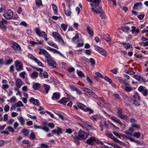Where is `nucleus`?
I'll list each match as a JSON object with an SVG mask.
<instances>
[{
    "label": "nucleus",
    "mask_w": 148,
    "mask_h": 148,
    "mask_svg": "<svg viewBox=\"0 0 148 148\" xmlns=\"http://www.w3.org/2000/svg\"><path fill=\"white\" fill-rule=\"evenodd\" d=\"M138 90L140 92H142L144 96H147L148 94V90L143 86H139L138 88Z\"/></svg>",
    "instance_id": "9"
},
{
    "label": "nucleus",
    "mask_w": 148,
    "mask_h": 148,
    "mask_svg": "<svg viewBox=\"0 0 148 148\" xmlns=\"http://www.w3.org/2000/svg\"><path fill=\"white\" fill-rule=\"evenodd\" d=\"M51 5L52 6V8L54 13L56 14L57 15V14H56L57 12V7L56 5L55 4L53 3Z\"/></svg>",
    "instance_id": "33"
},
{
    "label": "nucleus",
    "mask_w": 148,
    "mask_h": 148,
    "mask_svg": "<svg viewBox=\"0 0 148 148\" xmlns=\"http://www.w3.org/2000/svg\"><path fill=\"white\" fill-rule=\"evenodd\" d=\"M16 100V99L14 97H13L11 98L10 99V102L11 103H14Z\"/></svg>",
    "instance_id": "50"
},
{
    "label": "nucleus",
    "mask_w": 148,
    "mask_h": 148,
    "mask_svg": "<svg viewBox=\"0 0 148 148\" xmlns=\"http://www.w3.org/2000/svg\"><path fill=\"white\" fill-rule=\"evenodd\" d=\"M95 49L99 53L102 55L106 56L107 55L106 52V50L102 48L97 46H95Z\"/></svg>",
    "instance_id": "7"
},
{
    "label": "nucleus",
    "mask_w": 148,
    "mask_h": 148,
    "mask_svg": "<svg viewBox=\"0 0 148 148\" xmlns=\"http://www.w3.org/2000/svg\"><path fill=\"white\" fill-rule=\"evenodd\" d=\"M104 78L105 79L106 81H108L109 83H111L112 82V81L111 80L110 78H108L106 76H105L104 77Z\"/></svg>",
    "instance_id": "56"
},
{
    "label": "nucleus",
    "mask_w": 148,
    "mask_h": 148,
    "mask_svg": "<svg viewBox=\"0 0 148 148\" xmlns=\"http://www.w3.org/2000/svg\"><path fill=\"white\" fill-rule=\"evenodd\" d=\"M64 11L65 14L67 16H69L70 15L71 12L70 10L66 11L65 9L64 10Z\"/></svg>",
    "instance_id": "61"
},
{
    "label": "nucleus",
    "mask_w": 148,
    "mask_h": 148,
    "mask_svg": "<svg viewBox=\"0 0 148 148\" xmlns=\"http://www.w3.org/2000/svg\"><path fill=\"white\" fill-rule=\"evenodd\" d=\"M19 126V124L17 122H15L14 124V129H16Z\"/></svg>",
    "instance_id": "62"
},
{
    "label": "nucleus",
    "mask_w": 148,
    "mask_h": 148,
    "mask_svg": "<svg viewBox=\"0 0 148 148\" xmlns=\"http://www.w3.org/2000/svg\"><path fill=\"white\" fill-rule=\"evenodd\" d=\"M133 77L139 81H142L143 80V78L142 77H140L137 75H134L133 76Z\"/></svg>",
    "instance_id": "30"
},
{
    "label": "nucleus",
    "mask_w": 148,
    "mask_h": 148,
    "mask_svg": "<svg viewBox=\"0 0 148 148\" xmlns=\"http://www.w3.org/2000/svg\"><path fill=\"white\" fill-rule=\"evenodd\" d=\"M23 82L22 80L20 78L17 79L16 81V85L18 88H20L23 85Z\"/></svg>",
    "instance_id": "14"
},
{
    "label": "nucleus",
    "mask_w": 148,
    "mask_h": 148,
    "mask_svg": "<svg viewBox=\"0 0 148 148\" xmlns=\"http://www.w3.org/2000/svg\"><path fill=\"white\" fill-rule=\"evenodd\" d=\"M48 126L51 129L54 128L55 127L54 125L52 123H49L48 124Z\"/></svg>",
    "instance_id": "60"
},
{
    "label": "nucleus",
    "mask_w": 148,
    "mask_h": 148,
    "mask_svg": "<svg viewBox=\"0 0 148 148\" xmlns=\"http://www.w3.org/2000/svg\"><path fill=\"white\" fill-rule=\"evenodd\" d=\"M90 62L91 63V65L94 66L95 64V61L94 59L92 58L89 59Z\"/></svg>",
    "instance_id": "42"
},
{
    "label": "nucleus",
    "mask_w": 148,
    "mask_h": 148,
    "mask_svg": "<svg viewBox=\"0 0 148 148\" xmlns=\"http://www.w3.org/2000/svg\"><path fill=\"white\" fill-rule=\"evenodd\" d=\"M52 52L54 53H57L58 54H59L61 56L63 57H64V56L61 53H60L58 50H57L54 49L53 48Z\"/></svg>",
    "instance_id": "34"
},
{
    "label": "nucleus",
    "mask_w": 148,
    "mask_h": 148,
    "mask_svg": "<svg viewBox=\"0 0 148 148\" xmlns=\"http://www.w3.org/2000/svg\"><path fill=\"white\" fill-rule=\"evenodd\" d=\"M142 3L140 2L135 3L134 4L133 8L134 10L136 9L138 7H141L142 6Z\"/></svg>",
    "instance_id": "29"
},
{
    "label": "nucleus",
    "mask_w": 148,
    "mask_h": 148,
    "mask_svg": "<svg viewBox=\"0 0 148 148\" xmlns=\"http://www.w3.org/2000/svg\"><path fill=\"white\" fill-rule=\"evenodd\" d=\"M5 9V6L2 5H1V7L0 8V13L3 12Z\"/></svg>",
    "instance_id": "59"
},
{
    "label": "nucleus",
    "mask_w": 148,
    "mask_h": 148,
    "mask_svg": "<svg viewBox=\"0 0 148 148\" xmlns=\"http://www.w3.org/2000/svg\"><path fill=\"white\" fill-rule=\"evenodd\" d=\"M83 90L86 92L88 93L90 95H91V94L92 93V92L91 90L90 89L86 88H83Z\"/></svg>",
    "instance_id": "47"
},
{
    "label": "nucleus",
    "mask_w": 148,
    "mask_h": 148,
    "mask_svg": "<svg viewBox=\"0 0 148 148\" xmlns=\"http://www.w3.org/2000/svg\"><path fill=\"white\" fill-rule=\"evenodd\" d=\"M10 107L9 105L6 104L5 105L4 107V110L5 112H8L9 110Z\"/></svg>",
    "instance_id": "54"
},
{
    "label": "nucleus",
    "mask_w": 148,
    "mask_h": 148,
    "mask_svg": "<svg viewBox=\"0 0 148 148\" xmlns=\"http://www.w3.org/2000/svg\"><path fill=\"white\" fill-rule=\"evenodd\" d=\"M62 129L60 127H57V130L54 129L51 131L52 133L54 134L57 135L59 136L60 134H62Z\"/></svg>",
    "instance_id": "11"
},
{
    "label": "nucleus",
    "mask_w": 148,
    "mask_h": 148,
    "mask_svg": "<svg viewBox=\"0 0 148 148\" xmlns=\"http://www.w3.org/2000/svg\"><path fill=\"white\" fill-rule=\"evenodd\" d=\"M86 80L89 82V83L91 84H93L92 81L90 78L88 77H87L86 78Z\"/></svg>",
    "instance_id": "63"
},
{
    "label": "nucleus",
    "mask_w": 148,
    "mask_h": 148,
    "mask_svg": "<svg viewBox=\"0 0 148 148\" xmlns=\"http://www.w3.org/2000/svg\"><path fill=\"white\" fill-rule=\"evenodd\" d=\"M26 74V73L25 72H22L19 74V75L21 78L24 79Z\"/></svg>",
    "instance_id": "44"
},
{
    "label": "nucleus",
    "mask_w": 148,
    "mask_h": 148,
    "mask_svg": "<svg viewBox=\"0 0 148 148\" xmlns=\"http://www.w3.org/2000/svg\"><path fill=\"white\" fill-rule=\"evenodd\" d=\"M61 27L63 30L65 31L67 28V25L64 24H62L61 25Z\"/></svg>",
    "instance_id": "51"
},
{
    "label": "nucleus",
    "mask_w": 148,
    "mask_h": 148,
    "mask_svg": "<svg viewBox=\"0 0 148 148\" xmlns=\"http://www.w3.org/2000/svg\"><path fill=\"white\" fill-rule=\"evenodd\" d=\"M18 119L20 123V124L22 126L24 125H25V121L23 117L20 116Z\"/></svg>",
    "instance_id": "28"
},
{
    "label": "nucleus",
    "mask_w": 148,
    "mask_h": 148,
    "mask_svg": "<svg viewBox=\"0 0 148 148\" xmlns=\"http://www.w3.org/2000/svg\"><path fill=\"white\" fill-rule=\"evenodd\" d=\"M18 107H22L23 106V104L21 101H18L17 103Z\"/></svg>",
    "instance_id": "58"
},
{
    "label": "nucleus",
    "mask_w": 148,
    "mask_h": 148,
    "mask_svg": "<svg viewBox=\"0 0 148 148\" xmlns=\"http://www.w3.org/2000/svg\"><path fill=\"white\" fill-rule=\"evenodd\" d=\"M48 44L52 46L55 48L58 49V45L55 43L53 42H48Z\"/></svg>",
    "instance_id": "37"
},
{
    "label": "nucleus",
    "mask_w": 148,
    "mask_h": 148,
    "mask_svg": "<svg viewBox=\"0 0 148 148\" xmlns=\"http://www.w3.org/2000/svg\"><path fill=\"white\" fill-rule=\"evenodd\" d=\"M68 101L69 100L68 99L65 97H64L60 100V102L61 103L64 105H65Z\"/></svg>",
    "instance_id": "27"
},
{
    "label": "nucleus",
    "mask_w": 148,
    "mask_h": 148,
    "mask_svg": "<svg viewBox=\"0 0 148 148\" xmlns=\"http://www.w3.org/2000/svg\"><path fill=\"white\" fill-rule=\"evenodd\" d=\"M52 36L55 39L57 40L60 43L63 45L65 44V43L59 34L56 32H53L52 33Z\"/></svg>",
    "instance_id": "4"
},
{
    "label": "nucleus",
    "mask_w": 148,
    "mask_h": 148,
    "mask_svg": "<svg viewBox=\"0 0 148 148\" xmlns=\"http://www.w3.org/2000/svg\"><path fill=\"white\" fill-rule=\"evenodd\" d=\"M78 38L79 36L78 34H76L75 36L72 39L73 42H74L75 43H77V42H75V40L77 39Z\"/></svg>",
    "instance_id": "46"
},
{
    "label": "nucleus",
    "mask_w": 148,
    "mask_h": 148,
    "mask_svg": "<svg viewBox=\"0 0 148 148\" xmlns=\"http://www.w3.org/2000/svg\"><path fill=\"white\" fill-rule=\"evenodd\" d=\"M121 43L126 49H128L130 48H132L133 47L132 45L129 43H126V42H122Z\"/></svg>",
    "instance_id": "22"
},
{
    "label": "nucleus",
    "mask_w": 148,
    "mask_h": 148,
    "mask_svg": "<svg viewBox=\"0 0 148 148\" xmlns=\"http://www.w3.org/2000/svg\"><path fill=\"white\" fill-rule=\"evenodd\" d=\"M36 3L37 6L38 7H40V6L42 5L41 0H36Z\"/></svg>",
    "instance_id": "39"
},
{
    "label": "nucleus",
    "mask_w": 148,
    "mask_h": 148,
    "mask_svg": "<svg viewBox=\"0 0 148 148\" xmlns=\"http://www.w3.org/2000/svg\"><path fill=\"white\" fill-rule=\"evenodd\" d=\"M30 58L36 63L39 66H42V62L36 58L32 56L30 57Z\"/></svg>",
    "instance_id": "17"
},
{
    "label": "nucleus",
    "mask_w": 148,
    "mask_h": 148,
    "mask_svg": "<svg viewBox=\"0 0 148 148\" xmlns=\"http://www.w3.org/2000/svg\"><path fill=\"white\" fill-rule=\"evenodd\" d=\"M39 75L41 79L44 77L45 78H47L48 77L49 75L47 72H45L43 74L41 72L39 73Z\"/></svg>",
    "instance_id": "21"
},
{
    "label": "nucleus",
    "mask_w": 148,
    "mask_h": 148,
    "mask_svg": "<svg viewBox=\"0 0 148 148\" xmlns=\"http://www.w3.org/2000/svg\"><path fill=\"white\" fill-rule=\"evenodd\" d=\"M35 31L36 34L38 36L43 37L45 41H47L48 39L47 38V35L44 32H41L40 29L38 27H37L35 29Z\"/></svg>",
    "instance_id": "5"
},
{
    "label": "nucleus",
    "mask_w": 148,
    "mask_h": 148,
    "mask_svg": "<svg viewBox=\"0 0 148 148\" xmlns=\"http://www.w3.org/2000/svg\"><path fill=\"white\" fill-rule=\"evenodd\" d=\"M30 43L32 45H34L36 44H42V42L41 41H38L37 42H35L33 41H30Z\"/></svg>",
    "instance_id": "48"
},
{
    "label": "nucleus",
    "mask_w": 148,
    "mask_h": 148,
    "mask_svg": "<svg viewBox=\"0 0 148 148\" xmlns=\"http://www.w3.org/2000/svg\"><path fill=\"white\" fill-rule=\"evenodd\" d=\"M13 48L14 51L17 53L21 51V48L20 46L17 43L14 42L13 44Z\"/></svg>",
    "instance_id": "10"
},
{
    "label": "nucleus",
    "mask_w": 148,
    "mask_h": 148,
    "mask_svg": "<svg viewBox=\"0 0 148 148\" xmlns=\"http://www.w3.org/2000/svg\"><path fill=\"white\" fill-rule=\"evenodd\" d=\"M96 141V138L94 137L88 139L86 141V143L90 145H93L95 144V143Z\"/></svg>",
    "instance_id": "12"
},
{
    "label": "nucleus",
    "mask_w": 148,
    "mask_h": 148,
    "mask_svg": "<svg viewBox=\"0 0 148 148\" xmlns=\"http://www.w3.org/2000/svg\"><path fill=\"white\" fill-rule=\"evenodd\" d=\"M86 30L88 34L91 36L93 37L94 36V33L93 30L90 28V26H88L86 27Z\"/></svg>",
    "instance_id": "19"
},
{
    "label": "nucleus",
    "mask_w": 148,
    "mask_h": 148,
    "mask_svg": "<svg viewBox=\"0 0 148 148\" xmlns=\"http://www.w3.org/2000/svg\"><path fill=\"white\" fill-rule=\"evenodd\" d=\"M78 136L80 139L83 140L86 138L88 135L83 131L80 130L79 132Z\"/></svg>",
    "instance_id": "8"
},
{
    "label": "nucleus",
    "mask_w": 148,
    "mask_h": 148,
    "mask_svg": "<svg viewBox=\"0 0 148 148\" xmlns=\"http://www.w3.org/2000/svg\"><path fill=\"white\" fill-rule=\"evenodd\" d=\"M42 54L45 56V58L49 54L45 50L40 49V51L39 52V54L41 55Z\"/></svg>",
    "instance_id": "15"
},
{
    "label": "nucleus",
    "mask_w": 148,
    "mask_h": 148,
    "mask_svg": "<svg viewBox=\"0 0 148 148\" xmlns=\"http://www.w3.org/2000/svg\"><path fill=\"white\" fill-rule=\"evenodd\" d=\"M7 129L8 130L12 133H14L15 132V131L13 128L11 126H8L7 127Z\"/></svg>",
    "instance_id": "52"
},
{
    "label": "nucleus",
    "mask_w": 148,
    "mask_h": 148,
    "mask_svg": "<svg viewBox=\"0 0 148 148\" xmlns=\"http://www.w3.org/2000/svg\"><path fill=\"white\" fill-rule=\"evenodd\" d=\"M38 75V73L36 71H34L31 74L30 77L31 78L33 79H35L37 78Z\"/></svg>",
    "instance_id": "23"
},
{
    "label": "nucleus",
    "mask_w": 148,
    "mask_h": 148,
    "mask_svg": "<svg viewBox=\"0 0 148 148\" xmlns=\"http://www.w3.org/2000/svg\"><path fill=\"white\" fill-rule=\"evenodd\" d=\"M44 87L45 89V90L46 93L47 94L48 93L49 90L50 88V86L46 84H44Z\"/></svg>",
    "instance_id": "32"
},
{
    "label": "nucleus",
    "mask_w": 148,
    "mask_h": 148,
    "mask_svg": "<svg viewBox=\"0 0 148 148\" xmlns=\"http://www.w3.org/2000/svg\"><path fill=\"white\" fill-rule=\"evenodd\" d=\"M111 119L114 122L119 123L121 126L123 125V124L121 123L120 121L117 118L115 117H111Z\"/></svg>",
    "instance_id": "25"
},
{
    "label": "nucleus",
    "mask_w": 148,
    "mask_h": 148,
    "mask_svg": "<svg viewBox=\"0 0 148 148\" xmlns=\"http://www.w3.org/2000/svg\"><path fill=\"white\" fill-rule=\"evenodd\" d=\"M134 103L137 106H139L140 104V99H134Z\"/></svg>",
    "instance_id": "41"
},
{
    "label": "nucleus",
    "mask_w": 148,
    "mask_h": 148,
    "mask_svg": "<svg viewBox=\"0 0 148 148\" xmlns=\"http://www.w3.org/2000/svg\"><path fill=\"white\" fill-rule=\"evenodd\" d=\"M35 135L34 134V133L33 132H31V134L30 135V136L29 137L30 139H31L32 140H34L35 139Z\"/></svg>",
    "instance_id": "43"
},
{
    "label": "nucleus",
    "mask_w": 148,
    "mask_h": 148,
    "mask_svg": "<svg viewBox=\"0 0 148 148\" xmlns=\"http://www.w3.org/2000/svg\"><path fill=\"white\" fill-rule=\"evenodd\" d=\"M49 65L54 68H57L58 66L56 62L53 60V58L49 54L46 58Z\"/></svg>",
    "instance_id": "3"
},
{
    "label": "nucleus",
    "mask_w": 148,
    "mask_h": 148,
    "mask_svg": "<svg viewBox=\"0 0 148 148\" xmlns=\"http://www.w3.org/2000/svg\"><path fill=\"white\" fill-rule=\"evenodd\" d=\"M121 119L125 120H127L128 119V117L127 116L125 115H124L123 114H122L119 117Z\"/></svg>",
    "instance_id": "38"
},
{
    "label": "nucleus",
    "mask_w": 148,
    "mask_h": 148,
    "mask_svg": "<svg viewBox=\"0 0 148 148\" xmlns=\"http://www.w3.org/2000/svg\"><path fill=\"white\" fill-rule=\"evenodd\" d=\"M90 2H92L90 3L91 9L92 11L97 14H100V16L102 19H104L106 17V15L104 12L102 10L101 6H100L97 8L101 2V0H87Z\"/></svg>",
    "instance_id": "1"
},
{
    "label": "nucleus",
    "mask_w": 148,
    "mask_h": 148,
    "mask_svg": "<svg viewBox=\"0 0 148 148\" xmlns=\"http://www.w3.org/2000/svg\"><path fill=\"white\" fill-rule=\"evenodd\" d=\"M85 53L86 54L88 55H90L91 54V51L89 49L86 50L85 51Z\"/></svg>",
    "instance_id": "55"
},
{
    "label": "nucleus",
    "mask_w": 148,
    "mask_h": 148,
    "mask_svg": "<svg viewBox=\"0 0 148 148\" xmlns=\"http://www.w3.org/2000/svg\"><path fill=\"white\" fill-rule=\"evenodd\" d=\"M40 148H48L49 146L48 145L44 143H42L40 145Z\"/></svg>",
    "instance_id": "49"
},
{
    "label": "nucleus",
    "mask_w": 148,
    "mask_h": 148,
    "mask_svg": "<svg viewBox=\"0 0 148 148\" xmlns=\"http://www.w3.org/2000/svg\"><path fill=\"white\" fill-rule=\"evenodd\" d=\"M41 87L40 84L38 83H34L32 88L34 90H38L39 88H40Z\"/></svg>",
    "instance_id": "20"
},
{
    "label": "nucleus",
    "mask_w": 148,
    "mask_h": 148,
    "mask_svg": "<svg viewBox=\"0 0 148 148\" xmlns=\"http://www.w3.org/2000/svg\"><path fill=\"white\" fill-rule=\"evenodd\" d=\"M76 104L80 109L83 110L86 112H88L89 114H90L92 113H94L93 110L87 107V106L83 104L78 102H77Z\"/></svg>",
    "instance_id": "2"
},
{
    "label": "nucleus",
    "mask_w": 148,
    "mask_h": 148,
    "mask_svg": "<svg viewBox=\"0 0 148 148\" xmlns=\"http://www.w3.org/2000/svg\"><path fill=\"white\" fill-rule=\"evenodd\" d=\"M124 89L127 92H130L133 90V88L132 87L126 86L125 87Z\"/></svg>",
    "instance_id": "45"
},
{
    "label": "nucleus",
    "mask_w": 148,
    "mask_h": 148,
    "mask_svg": "<svg viewBox=\"0 0 148 148\" xmlns=\"http://www.w3.org/2000/svg\"><path fill=\"white\" fill-rule=\"evenodd\" d=\"M90 119L93 122H95L99 119V116L98 115H94L91 116L90 117Z\"/></svg>",
    "instance_id": "24"
},
{
    "label": "nucleus",
    "mask_w": 148,
    "mask_h": 148,
    "mask_svg": "<svg viewBox=\"0 0 148 148\" xmlns=\"http://www.w3.org/2000/svg\"><path fill=\"white\" fill-rule=\"evenodd\" d=\"M140 135V132H136L134 134V136L137 138H139Z\"/></svg>",
    "instance_id": "53"
},
{
    "label": "nucleus",
    "mask_w": 148,
    "mask_h": 148,
    "mask_svg": "<svg viewBox=\"0 0 148 148\" xmlns=\"http://www.w3.org/2000/svg\"><path fill=\"white\" fill-rule=\"evenodd\" d=\"M29 101L30 102L34 104L38 105H39V102L38 101L34 99L33 97H31L29 99Z\"/></svg>",
    "instance_id": "18"
},
{
    "label": "nucleus",
    "mask_w": 148,
    "mask_h": 148,
    "mask_svg": "<svg viewBox=\"0 0 148 148\" xmlns=\"http://www.w3.org/2000/svg\"><path fill=\"white\" fill-rule=\"evenodd\" d=\"M8 88H9V86L8 85H7V84H6V85L3 84V86H2V88L4 90H5Z\"/></svg>",
    "instance_id": "57"
},
{
    "label": "nucleus",
    "mask_w": 148,
    "mask_h": 148,
    "mask_svg": "<svg viewBox=\"0 0 148 148\" xmlns=\"http://www.w3.org/2000/svg\"><path fill=\"white\" fill-rule=\"evenodd\" d=\"M13 15V12L10 10H5L4 12V16L7 19L11 18Z\"/></svg>",
    "instance_id": "6"
},
{
    "label": "nucleus",
    "mask_w": 148,
    "mask_h": 148,
    "mask_svg": "<svg viewBox=\"0 0 148 148\" xmlns=\"http://www.w3.org/2000/svg\"><path fill=\"white\" fill-rule=\"evenodd\" d=\"M15 67L17 71H19L23 69L22 63L18 61H16L15 63Z\"/></svg>",
    "instance_id": "13"
},
{
    "label": "nucleus",
    "mask_w": 148,
    "mask_h": 148,
    "mask_svg": "<svg viewBox=\"0 0 148 148\" xmlns=\"http://www.w3.org/2000/svg\"><path fill=\"white\" fill-rule=\"evenodd\" d=\"M133 97L134 100V99H140L139 95L137 92L134 93V94L133 95Z\"/></svg>",
    "instance_id": "40"
},
{
    "label": "nucleus",
    "mask_w": 148,
    "mask_h": 148,
    "mask_svg": "<svg viewBox=\"0 0 148 148\" xmlns=\"http://www.w3.org/2000/svg\"><path fill=\"white\" fill-rule=\"evenodd\" d=\"M121 29L125 32L128 33L130 28L128 27H121Z\"/></svg>",
    "instance_id": "31"
},
{
    "label": "nucleus",
    "mask_w": 148,
    "mask_h": 148,
    "mask_svg": "<svg viewBox=\"0 0 148 148\" xmlns=\"http://www.w3.org/2000/svg\"><path fill=\"white\" fill-rule=\"evenodd\" d=\"M145 15L144 14H142L139 15L138 16V18L140 20H142L144 17Z\"/></svg>",
    "instance_id": "64"
},
{
    "label": "nucleus",
    "mask_w": 148,
    "mask_h": 148,
    "mask_svg": "<svg viewBox=\"0 0 148 148\" xmlns=\"http://www.w3.org/2000/svg\"><path fill=\"white\" fill-rule=\"evenodd\" d=\"M22 133H23L25 136H27L28 135L29 132L28 130L27 129H23L22 131Z\"/></svg>",
    "instance_id": "36"
},
{
    "label": "nucleus",
    "mask_w": 148,
    "mask_h": 148,
    "mask_svg": "<svg viewBox=\"0 0 148 148\" xmlns=\"http://www.w3.org/2000/svg\"><path fill=\"white\" fill-rule=\"evenodd\" d=\"M60 94L58 92L54 93L52 97V99L53 100H58L60 97Z\"/></svg>",
    "instance_id": "16"
},
{
    "label": "nucleus",
    "mask_w": 148,
    "mask_h": 148,
    "mask_svg": "<svg viewBox=\"0 0 148 148\" xmlns=\"http://www.w3.org/2000/svg\"><path fill=\"white\" fill-rule=\"evenodd\" d=\"M103 38L107 42H110L111 41V38L110 36L108 34L104 35L103 36Z\"/></svg>",
    "instance_id": "26"
},
{
    "label": "nucleus",
    "mask_w": 148,
    "mask_h": 148,
    "mask_svg": "<svg viewBox=\"0 0 148 148\" xmlns=\"http://www.w3.org/2000/svg\"><path fill=\"white\" fill-rule=\"evenodd\" d=\"M77 73L78 75L80 77H84V75L83 72L81 71H77Z\"/></svg>",
    "instance_id": "35"
}]
</instances>
